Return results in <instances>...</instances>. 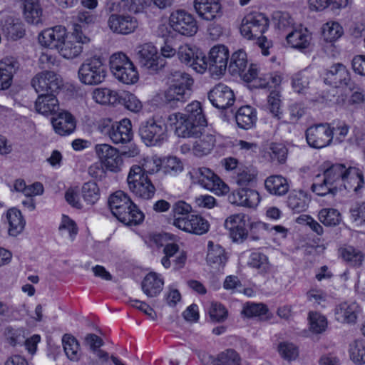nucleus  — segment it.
<instances>
[{
    "mask_svg": "<svg viewBox=\"0 0 365 365\" xmlns=\"http://www.w3.org/2000/svg\"><path fill=\"white\" fill-rule=\"evenodd\" d=\"M189 91L172 84L165 92V102L170 107H179L190 97Z\"/></svg>",
    "mask_w": 365,
    "mask_h": 365,
    "instance_id": "nucleus-32",
    "label": "nucleus"
},
{
    "mask_svg": "<svg viewBox=\"0 0 365 365\" xmlns=\"http://www.w3.org/2000/svg\"><path fill=\"white\" fill-rule=\"evenodd\" d=\"M266 190L272 195L282 196L285 195L289 188L287 180L282 175H271L264 181Z\"/></svg>",
    "mask_w": 365,
    "mask_h": 365,
    "instance_id": "nucleus-33",
    "label": "nucleus"
},
{
    "mask_svg": "<svg viewBox=\"0 0 365 365\" xmlns=\"http://www.w3.org/2000/svg\"><path fill=\"white\" fill-rule=\"evenodd\" d=\"M256 173L247 168L240 170L236 176V182L241 187L252 185L255 182Z\"/></svg>",
    "mask_w": 365,
    "mask_h": 365,
    "instance_id": "nucleus-64",
    "label": "nucleus"
},
{
    "mask_svg": "<svg viewBox=\"0 0 365 365\" xmlns=\"http://www.w3.org/2000/svg\"><path fill=\"white\" fill-rule=\"evenodd\" d=\"M133 137L131 122L128 118L120 120L115 129V145L130 143Z\"/></svg>",
    "mask_w": 365,
    "mask_h": 365,
    "instance_id": "nucleus-44",
    "label": "nucleus"
},
{
    "mask_svg": "<svg viewBox=\"0 0 365 365\" xmlns=\"http://www.w3.org/2000/svg\"><path fill=\"white\" fill-rule=\"evenodd\" d=\"M66 36V29L63 26H56L48 28L41 31L38 35L39 43L51 49H57L58 51L60 46L63 43V40Z\"/></svg>",
    "mask_w": 365,
    "mask_h": 365,
    "instance_id": "nucleus-18",
    "label": "nucleus"
},
{
    "mask_svg": "<svg viewBox=\"0 0 365 365\" xmlns=\"http://www.w3.org/2000/svg\"><path fill=\"white\" fill-rule=\"evenodd\" d=\"M190 174L194 182L200 184L207 190H220L222 192H225L228 189L221 179L209 168H193Z\"/></svg>",
    "mask_w": 365,
    "mask_h": 365,
    "instance_id": "nucleus-9",
    "label": "nucleus"
},
{
    "mask_svg": "<svg viewBox=\"0 0 365 365\" xmlns=\"http://www.w3.org/2000/svg\"><path fill=\"white\" fill-rule=\"evenodd\" d=\"M171 28L181 35L194 36L197 30V22L194 16L184 9L173 11L169 19Z\"/></svg>",
    "mask_w": 365,
    "mask_h": 365,
    "instance_id": "nucleus-5",
    "label": "nucleus"
},
{
    "mask_svg": "<svg viewBox=\"0 0 365 365\" xmlns=\"http://www.w3.org/2000/svg\"><path fill=\"white\" fill-rule=\"evenodd\" d=\"M268 108L269 111L278 118H280L279 115L282 113L280 111V94L277 90L270 92L267 98Z\"/></svg>",
    "mask_w": 365,
    "mask_h": 365,
    "instance_id": "nucleus-63",
    "label": "nucleus"
},
{
    "mask_svg": "<svg viewBox=\"0 0 365 365\" xmlns=\"http://www.w3.org/2000/svg\"><path fill=\"white\" fill-rule=\"evenodd\" d=\"M35 108L38 113L48 115L57 111L59 105L53 93H41L36 101Z\"/></svg>",
    "mask_w": 365,
    "mask_h": 365,
    "instance_id": "nucleus-30",
    "label": "nucleus"
},
{
    "mask_svg": "<svg viewBox=\"0 0 365 365\" xmlns=\"http://www.w3.org/2000/svg\"><path fill=\"white\" fill-rule=\"evenodd\" d=\"M268 26L269 20L263 14H250L242 19L240 32L247 39L255 38L262 35Z\"/></svg>",
    "mask_w": 365,
    "mask_h": 365,
    "instance_id": "nucleus-8",
    "label": "nucleus"
},
{
    "mask_svg": "<svg viewBox=\"0 0 365 365\" xmlns=\"http://www.w3.org/2000/svg\"><path fill=\"white\" fill-rule=\"evenodd\" d=\"M359 312L360 308L356 302H344L336 307V319L343 323H355Z\"/></svg>",
    "mask_w": 365,
    "mask_h": 365,
    "instance_id": "nucleus-29",
    "label": "nucleus"
},
{
    "mask_svg": "<svg viewBox=\"0 0 365 365\" xmlns=\"http://www.w3.org/2000/svg\"><path fill=\"white\" fill-rule=\"evenodd\" d=\"M247 58L246 53L239 50L232 53L228 70L232 75H242L247 68Z\"/></svg>",
    "mask_w": 365,
    "mask_h": 365,
    "instance_id": "nucleus-39",
    "label": "nucleus"
},
{
    "mask_svg": "<svg viewBox=\"0 0 365 365\" xmlns=\"http://www.w3.org/2000/svg\"><path fill=\"white\" fill-rule=\"evenodd\" d=\"M138 24L135 18L129 15L115 16V32L120 34L133 33L138 27Z\"/></svg>",
    "mask_w": 365,
    "mask_h": 365,
    "instance_id": "nucleus-43",
    "label": "nucleus"
},
{
    "mask_svg": "<svg viewBox=\"0 0 365 365\" xmlns=\"http://www.w3.org/2000/svg\"><path fill=\"white\" fill-rule=\"evenodd\" d=\"M138 133L146 145H159L167 140V125L162 121L150 119L140 123Z\"/></svg>",
    "mask_w": 365,
    "mask_h": 365,
    "instance_id": "nucleus-2",
    "label": "nucleus"
},
{
    "mask_svg": "<svg viewBox=\"0 0 365 365\" xmlns=\"http://www.w3.org/2000/svg\"><path fill=\"white\" fill-rule=\"evenodd\" d=\"M306 139L312 148L320 149L330 144L333 139V130L329 124H319L308 128Z\"/></svg>",
    "mask_w": 365,
    "mask_h": 365,
    "instance_id": "nucleus-13",
    "label": "nucleus"
},
{
    "mask_svg": "<svg viewBox=\"0 0 365 365\" xmlns=\"http://www.w3.org/2000/svg\"><path fill=\"white\" fill-rule=\"evenodd\" d=\"M90 38L83 34L81 25L76 24L71 35L66 36L58 53L65 58H73L81 54L83 44L88 43Z\"/></svg>",
    "mask_w": 365,
    "mask_h": 365,
    "instance_id": "nucleus-4",
    "label": "nucleus"
},
{
    "mask_svg": "<svg viewBox=\"0 0 365 365\" xmlns=\"http://www.w3.org/2000/svg\"><path fill=\"white\" fill-rule=\"evenodd\" d=\"M235 120L239 128L248 130L252 128L257 121V112L250 106H242L235 114Z\"/></svg>",
    "mask_w": 365,
    "mask_h": 365,
    "instance_id": "nucleus-31",
    "label": "nucleus"
},
{
    "mask_svg": "<svg viewBox=\"0 0 365 365\" xmlns=\"http://www.w3.org/2000/svg\"><path fill=\"white\" fill-rule=\"evenodd\" d=\"M342 34L343 29L337 22L327 23L323 27V36L327 41H334Z\"/></svg>",
    "mask_w": 365,
    "mask_h": 365,
    "instance_id": "nucleus-55",
    "label": "nucleus"
},
{
    "mask_svg": "<svg viewBox=\"0 0 365 365\" xmlns=\"http://www.w3.org/2000/svg\"><path fill=\"white\" fill-rule=\"evenodd\" d=\"M202 138L195 143L192 148L193 153L200 157L210 153L215 143V135L210 133L202 134Z\"/></svg>",
    "mask_w": 365,
    "mask_h": 365,
    "instance_id": "nucleus-42",
    "label": "nucleus"
},
{
    "mask_svg": "<svg viewBox=\"0 0 365 365\" xmlns=\"http://www.w3.org/2000/svg\"><path fill=\"white\" fill-rule=\"evenodd\" d=\"M172 77L173 85L183 87L184 90L189 91V93H190V88L193 83V80L189 74L180 71H176L172 73Z\"/></svg>",
    "mask_w": 365,
    "mask_h": 365,
    "instance_id": "nucleus-58",
    "label": "nucleus"
},
{
    "mask_svg": "<svg viewBox=\"0 0 365 365\" xmlns=\"http://www.w3.org/2000/svg\"><path fill=\"white\" fill-rule=\"evenodd\" d=\"M248 265L257 269L259 273H267L270 269L267 256L259 252H253L250 254Z\"/></svg>",
    "mask_w": 365,
    "mask_h": 365,
    "instance_id": "nucleus-46",
    "label": "nucleus"
},
{
    "mask_svg": "<svg viewBox=\"0 0 365 365\" xmlns=\"http://www.w3.org/2000/svg\"><path fill=\"white\" fill-rule=\"evenodd\" d=\"M269 150V155L272 161H277L279 163L285 162L287 150L284 145L279 143H272Z\"/></svg>",
    "mask_w": 365,
    "mask_h": 365,
    "instance_id": "nucleus-61",
    "label": "nucleus"
},
{
    "mask_svg": "<svg viewBox=\"0 0 365 365\" xmlns=\"http://www.w3.org/2000/svg\"><path fill=\"white\" fill-rule=\"evenodd\" d=\"M162 161L157 157H147L140 162L139 165H133L129 173L133 177H149L160 170Z\"/></svg>",
    "mask_w": 365,
    "mask_h": 365,
    "instance_id": "nucleus-22",
    "label": "nucleus"
},
{
    "mask_svg": "<svg viewBox=\"0 0 365 365\" xmlns=\"http://www.w3.org/2000/svg\"><path fill=\"white\" fill-rule=\"evenodd\" d=\"M168 121L175 125V133L182 138H200L205 125L185 118L181 113H175L168 116Z\"/></svg>",
    "mask_w": 365,
    "mask_h": 365,
    "instance_id": "nucleus-7",
    "label": "nucleus"
},
{
    "mask_svg": "<svg viewBox=\"0 0 365 365\" xmlns=\"http://www.w3.org/2000/svg\"><path fill=\"white\" fill-rule=\"evenodd\" d=\"M309 76L306 71H299L292 76V87L294 92L304 94L309 88Z\"/></svg>",
    "mask_w": 365,
    "mask_h": 365,
    "instance_id": "nucleus-48",
    "label": "nucleus"
},
{
    "mask_svg": "<svg viewBox=\"0 0 365 365\" xmlns=\"http://www.w3.org/2000/svg\"><path fill=\"white\" fill-rule=\"evenodd\" d=\"M347 169L344 164H334L327 168L322 175L315 177L312 190L318 195L324 196L328 193H335L341 190V185Z\"/></svg>",
    "mask_w": 365,
    "mask_h": 365,
    "instance_id": "nucleus-1",
    "label": "nucleus"
},
{
    "mask_svg": "<svg viewBox=\"0 0 365 365\" xmlns=\"http://www.w3.org/2000/svg\"><path fill=\"white\" fill-rule=\"evenodd\" d=\"M82 195L84 200L90 204H95L99 199V188L95 182H88L82 187Z\"/></svg>",
    "mask_w": 365,
    "mask_h": 365,
    "instance_id": "nucleus-53",
    "label": "nucleus"
},
{
    "mask_svg": "<svg viewBox=\"0 0 365 365\" xmlns=\"http://www.w3.org/2000/svg\"><path fill=\"white\" fill-rule=\"evenodd\" d=\"M106 76V68L100 57L87 59L79 68L78 77L86 85L102 83Z\"/></svg>",
    "mask_w": 365,
    "mask_h": 365,
    "instance_id": "nucleus-3",
    "label": "nucleus"
},
{
    "mask_svg": "<svg viewBox=\"0 0 365 365\" xmlns=\"http://www.w3.org/2000/svg\"><path fill=\"white\" fill-rule=\"evenodd\" d=\"M58 230L61 235H63L64 232H67L71 241L74 240L78 233V227L75 222L66 215H63Z\"/></svg>",
    "mask_w": 365,
    "mask_h": 365,
    "instance_id": "nucleus-60",
    "label": "nucleus"
},
{
    "mask_svg": "<svg viewBox=\"0 0 365 365\" xmlns=\"http://www.w3.org/2000/svg\"><path fill=\"white\" fill-rule=\"evenodd\" d=\"M347 88L352 92L348 98V105L354 107V108L360 107L365 101L364 90L359 87V86L354 82L351 83Z\"/></svg>",
    "mask_w": 365,
    "mask_h": 365,
    "instance_id": "nucleus-52",
    "label": "nucleus"
},
{
    "mask_svg": "<svg viewBox=\"0 0 365 365\" xmlns=\"http://www.w3.org/2000/svg\"><path fill=\"white\" fill-rule=\"evenodd\" d=\"M62 343L67 357L71 360H77L79 351V344L77 340L71 335L65 334L63 336Z\"/></svg>",
    "mask_w": 365,
    "mask_h": 365,
    "instance_id": "nucleus-51",
    "label": "nucleus"
},
{
    "mask_svg": "<svg viewBox=\"0 0 365 365\" xmlns=\"http://www.w3.org/2000/svg\"><path fill=\"white\" fill-rule=\"evenodd\" d=\"M197 51L194 48H192L187 44H184L178 48V56L180 61L187 66L190 63H193L195 56Z\"/></svg>",
    "mask_w": 365,
    "mask_h": 365,
    "instance_id": "nucleus-62",
    "label": "nucleus"
},
{
    "mask_svg": "<svg viewBox=\"0 0 365 365\" xmlns=\"http://www.w3.org/2000/svg\"><path fill=\"white\" fill-rule=\"evenodd\" d=\"M116 103L123 106L126 109L134 113L140 111L142 108V103L137 97L125 91L115 92Z\"/></svg>",
    "mask_w": 365,
    "mask_h": 365,
    "instance_id": "nucleus-37",
    "label": "nucleus"
},
{
    "mask_svg": "<svg viewBox=\"0 0 365 365\" xmlns=\"http://www.w3.org/2000/svg\"><path fill=\"white\" fill-rule=\"evenodd\" d=\"M310 329L316 334H320L325 331L327 322L324 316L317 312H311L309 315Z\"/></svg>",
    "mask_w": 365,
    "mask_h": 365,
    "instance_id": "nucleus-56",
    "label": "nucleus"
},
{
    "mask_svg": "<svg viewBox=\"0 0 365 365\" xmlns=\"http://www.w3.org/2000/svg\"><path fill=\"white\" fill-rule=\"evenodd\" d=\"M227 256L225 249L218 244L209 241L206 262L214 273L221 272L227 263Z\"/></svg>",
    "mask_w": 365,
    "mask_h": 365,
    "instance_id": "nucleus-21",
    "label": "nucleus"
},
{
    "mask_svg": "<svg viewBox=\"0 0 365 365\" xmlns=\"http://www.w3.org/2000/svg\"><path fill=\"white\" fill-rule=\"evenodd\" d=\"M115 78L127 85L133 84L138 80L133 63L123 52L115 53Z\"/></svg>",
    "mask_w": 365,
    "mask_h": 365,
    "instance_id": "nucleus-12",
    "label": "nucleus"
},
{
    "mask_svg": "<svg viewBox=\"0 0 365 365\" xmlns=\"http://www.w3.org/2000/svg\"><path fill=\"white\" fill-rule=\"evenodd\" d=\"M31 85L36 93H53L62 86V80L53 71H43L33 78Z\"/></svg>",
    "mask_w": 365,
    "mask_h": 365,
    "instance_id": "nucleus-14",
    "label": "nucleus"
},
{
    "mask_svg": "<svg viewBox=\"0 0 365 365\" xmlns=\"http://www.w3.org/2000/svg\"><path fill=\"white\" fill-rule=\"evenodd\" d=\"M19 67V63L14 57H5L1 60L0 67V90L10 87L14 74Z\"/></svg>",
    "mask_w": 365,
    "mask_h": 365,
    "instance_id": "nucleus-23",
    "label": "nucleus"
},
{
    "mask_svg": "<svg viewBox=\"0 0 365 365\" xmlns=\"http://www.w3.org/2000/svg\"><path fill=\"white\" fill-rule=\"evenodd\" d=\"M95 151L103 165L110 172L114 171V148L106 143L97 144Z\"/></svg>",
    "mask_w": 365,
    "mask_h": 365,
    "instance_id": "nucleus-38",
    "label": "nucleus"
},
{
    "mask_svg": "<svg viewBox=\"0 0 365 365\" xmlns=\"http://www.w3.org/2000/svg\"><path fill=\"white\" fill-rule=\"evenodd\" d=\"M24 14L28 23L38 24L42 14L38 0H25Z\"/></svg>",
    "mask_w": 365,
    "mask_h": 365,
    "instance_id": "nucleus-45",
    "label": "nucleus"
},
{
    "mask_svg": "<svg viewBox=\"0 0 365 365\" xmlns=\"http://www.w3.org/2000/svg\"><path fill=\"white\" fill-rule=\"evenodd\" d=\"M207 365H241L239 354L233 349L219 354L217 358L207 356Z\"/></svg>",
    "mask_w": 365,
    "mask_h": 365,
    "instance_id": "nucleus-36",
    "label": "nucleus"
},
{
    "mask_svg": "<svg viewBox=\"0 0 365 365\" xmlns=\"http://www.w3.org/2000/svg\"><path fill=\"white\" fill-rule=\"evenodd\" d=\"M193 6L200 18L205 21H213L222 16L220 0H194Z\"/></svg>",
    "mask_w": 365,
    "mask_h": 365,
    "instance_id": "nucleus-20",
    "label": "nucleus"
},
{
    "mask_svg": "<svg viewBox=\"0 0 365 365\" xmlns=\"http://www.w3.org/2000/svg\"><path fill=\"white\" fill-rule=\"evenodd\" d=\"M115 218L123 225L126 226H136L144 220V214L135 204L128 206V209L118 210L115 211Z\"/></svg>",
    "mask_w": 365,
    "mask_h": 365,
    "instance_id": "nucleus-27",
    "label": "nucleus"
},
{
    "mask_svg": "<svg viewBox=\"0 0 365 365\" xmlns=\"http://www.w3.org/2000/svg\"><path fill=\"white\" fill-rule=\"evenodd\" d=\"M350 358L356 364H365V341L356 340L350 345Z\"/></svg>",
    "mask_w": 365,
    "mask_h": 365,
    "instance_id": "nucleus-54",
    "label": "nucleus"
},
{
    "mask_svg": "<svg viewBox=\"0 0 365 365\" xmlns=\"http://www.w3.org/2000/svg\"><path fill=\"white\" fill-rule=\"evenodd\" d=\"M307 194L302 190L291 192L287 198V205L295 212L304 211L308 206Z\"/></svg>",
    "mask_w": 365,
    "mask_h": 365,
    "instance_id": "nucleus-41",
    "label": "nucleus"
},
{
    "mask_svg": "<svg viewBox=\"0 0 365 365\" xmlns=\"http://www.w3.org/2000/svg\"><path fill=\"white\" fill-rule=\"evenodd\" d=\"M52 125L56 133L67 135L74 131L76 120L70 113L63 111L59 113L56 118H53Z\"/></svg>",
    "mask_w": 365,
    "mask_h": 365,
    "instance_id": "nucleus-26",
    "label": "nucleus"
},
{
    "mask_svg": "<svg viewBox=\"0 0 365 365\" xmlns=\"http://www.w3.org/2000/svg\"><path fill=\"white\" fill-rule=\"evenodd\" d=\"M250 225L249 217L242 215H233L226 219L225 227L230 231V235L234 242H242L248 235L247 227ZM261 224H250L251 228L260 226Z\"/></svg>",
    "mask_w": 365,
    "mask_h": 365,
    "instance_id": "nucleus-10",
    "label": "nucleus"
},
{
    "mask_svg": "<svg viewBox=\"0 0 365 365\" xmlns=\"http://www.w3.org/2000/svg\"><path fill=\"white\" fill-rule=\"evenodd\" d=\"M163 284L164 281L161 276L151 272L147 274L143 279L141 288L148 297H155L163 290Z\"/></svg>",
    "mask_w": 365,
    "mask_h": 365,
    "instance_id": "nucleus-28",
    "label": "nucleus"
},
{
    "mask_svg": "<svg viewBox=\"0 0 365 365\" xmlns=\"http://www.w3.org/2000/svg\"><path fill=\"white\" fill-rule=\"evenodd\" d=\"M210 317L212 322H221L225 321L227 317L226 308L217 302H212L208 311Z\"/></svg>",
    "mask_w": 365,
    "mask_h": 365,
    "instance_id": "nucleus-59",
    "label": "nucleus"
},
{
    "mask_svg": "<svg viewBox=\"0 0 365 365\" xmlns=\"http://www.w3.org/2000/svg\"><path fill=\"white\" fill-rule=\"evenodd\" d=\"M6 218L9 223L8 233L10 236L16 237L22 232L26 222L19 210L16 208L9 209L6 213Z\"/></svg>",
    "mask_w": 365,
    "mask_h": 365,
    "instance_id": "nucleus-34",
    "label": "nucleus"
},
{
    "mask_svg": "<svg viewBox=\"0 0 365 365\" xmlns=\"http://www.w3.org/2000/svg\"><path fill=\"white\" fill-rule=\"evenodd\" d=\"M4 334L6 341L12 346L21 345L24 341V330L21 328L7 326L4 329Z\"/></svg>",
    "mask_w": 365,
    "mask_h": 365,
    "instance_id": "nucleus-49",
    "label": "nucleus"
},
{
    "mask_svg": "<svg viewBox=\"0 0 365 365\" xmlns=\"http://www.w3.org/2000/svg\"><path fill=\"white\" fill-rule=\"evenodd\" d=\"M182 115L196 121L200 125H207V120L203 113L201 104L198 101H193L188 104Z\"/></svg>",
    "mask_w": 365,
    "mask_h": 365,
    "instance_id": "nucleus-47",
    "label": "nucleus"
},
{
    "mask_svg": "<svg viewBox=\"0 0 365 365\" xmlns=\"http://www.w3.org/2000/svg\"><path fill=\"white\" fill-rule=\"evenodd\" d=\"M208 98L212 106L219 109L232 106L235 101L233 91L223 83H219L210 90Z\"/></svg>",
    "mask_w": 365,
    "mask_h": 365,
    "instance_id": "nucleus-17",
    "label": "nucleus"
},
{
    "mask_svg": "<svg viewBox=\"0 0 365 365\" xmlns=\"http://www.w3.org/2000/svg\"><path fill=\"white\" fill-rule=\"evenodd\" d=\"M1 32L8 39L16 41L25 35V29L22 22L9 16L1 21Z\"/></svg>",
    "mask_w": 365,
    "mask_h": 365,
    "instance_id": "nucleus-25",
    "label": "nucleus"
},
{
    "mask_svg": "<svg viewBox=\"0 0 365 365\" xmlns=\"http://www.w3.org/2000/svg\"><path fill=\"white\" fill-rule=\"evenodd\" d=\"M137 55L140 64L151 71H158L165 66L164 59L159 56L156 47L150 43L139 45Z\"/></svg>",
    "mask_w": 365,
    "mask_h": 365,
    "instance_id": "nucleus-11",
    "label": "nucleus"
},
{
    "mask_svg": "<svg viewBox=\"0 0 365 365\" xmlns=\"http://www.w3.org/2000/svg\"><path fill=\"white\" fill-rule=\"evenodd\" d=\"M120 11H129L134 13L141 11L146 4L145 0H115Z\"/></svg>",
    "mask_w": 365,
    "mask_h": 365,
    "instance_id": "nucleus-57",
    "label": "nucleus"
},
{
    "mask_svg": "<svg viewBox=\"0 0 365 365\" xmlns=\"http://www.w3.org/2000/svg\"><path fill=\"white\" fill-rule=\"evenodd\" d=\"M339 252L343 259L350 266L359 267L362 265L365 254L361 250L352 246H348L340 249Z\"/></svg>",
    "mask_w": 365,
    "mask_h": 365,
    "instance_id": "nucleus-40",
    "label": "nucleus"
},
{
    "mask_svg": "<svg viewBox=\"0 0 365 365\" xmlns=\"http://www.w3.org/2000/svg\"><path fill=\"white\" fill-rule=\"evenodd\" d=\"M286 38L292 48L304 50L310 45L312 37L307 29H299L289 33Z\"/></svg>",
    "mask_w": 365,
    "mask_h": 365,
    "instance_id": "nucleus-35",
    "label": "nucleus"
},
{
    "mask_svg": "<svg viewBox=\"0 0 365 365\" xmlns=\"http://www.w3.org/2000/svg\"><path fill=\"white\" fill-rule=\"evenodd\" d=\"M229 50L222 44L215 45L208 53V71L214 78H219L228 68Z\"/></svg>",
    "mask_w": 365,
    "mask_h": 365,
    "instance_id": "nucleus-6",
    "label": "nucleus"
},
{
    "mask_svg": "<svg viewBox=\"0 0 365 365\" xmlns=\"http://www.w3.org/2000/svg\"><path fill=\"white\" fill-rule=\"evenodd\" d=\"M319 219L325 226H336L341 221V215L336 209L324 208L319 212Z\"/></svg>",
    "mask_w": 365,
    "mask_h": 365,
    "instance_id": "nucleus-50",
    "label": "nucleus"
},
{
    "mask_svg": "<svg viewBox=\"0 0 365 365\" xmlns=\"http://www.w3.org/2000/svg\"><path fill=\"white\" fill-rule=\"evenodd\" d=\"M324 83L335 88L348 87L351 83L350 73L342 63L332 65L325 73Z\"/></svg>",
    "mask_w": 365,
    "mask_h": 365,
    "instance_id": "nucleus-19",
    "label": "nucleus"
},
{
    "mask_svg": "<svg viewBox=\"0 0 365 365\" xmlns=\"http://www.w3.org/2000/svg\"><path fill=\"white\" fill-rule=\"evenodd\" d=\"M364 184L363 173L359 168L349 167L341 185V190L359 193Z\"/></svg>",
    "mask_w": 365,
    "mask_h": 365,
    "instance_id": "nucleus-24",
    "label": "nucleus"
},
{
    "mask_svg": "<svg viewBox=\"0 0 365 365\" xmlns=\"http://www.w3.org/2000/svg\"><path fill=\"white\" fill-rule=\"evenodd\" d=\"M173 224L180 230L198 235L206 233L210 227L207 220L198 215L176 217Z\"/></svg>",
    "mask_w": 365,
    "mask_h": 365,
    "instance_id": "nucleus-16",
    "label": "nucleus"
},
{
    "mask_svg": "<svg viewBox=\"0 0 365 365\" xmlns=\"http://www.w3.org/2000/svg\"><path fill=\"white\" fill-rule=\"evenodd\" d=\"M127 182L129 190L139 199L148 200L155 194V186L149 177H133L128 173Z\"/></svg>",
    "mask_w": 365,
    "mask_h": 365,
    "instance_id": "nucleus-15",
    "label": "nucleus"
}]
</instances>
